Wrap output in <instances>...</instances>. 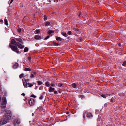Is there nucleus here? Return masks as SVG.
<instances>
[{"label":"nucleus","mask_w":126,"mask_h":126,"mask_svg":"<svg viewBox=\"0 0 126 126\" xmlns=\"http://www.w3.org/2000/svg\"><path fill=\"white\" fill-rule=\"evenodd\" d=\"M15 39L16 40V41L20 42L22 44H23V41L22 40V39L21 37H19L18 38H15Z\"/></svg>","instance_id":"7"},{"label":"nucleus","mask_w":126,"mask_h":126,"mask_svg":"<svg viewBox=\"0 0 126 126\" xmlns=\"http://www.w3.org/2000/svg\"><path fill=\"white\" fill-rule=\"evenodd\" d=\"M79 39L80 40V42H82V38L81 37H80L79 38Z\"/></svg>","instance_id":"46"},{"label":"nucleus","mask_w":126,"mask_h":126,"mask_svg":"<svg viewBox=\"0 0 126 126\" xmlns=\"http://www.w3.org/2000/svg\"><path fill=\"white\" fill-rule=\"evenodd\" d=\"M36 88H37V87H36Z\"/></svg>","instance_id":"57"},{"label":"nucleus","mask_w":126,"mask_h":126,"mask_svg":"<svg viewBox=\"0 0 126 126\" xmlns=\"http://www.w3.org/2000/svg\"><path fill=\"white\" fill-rule=\"evenodd\" d=\"M28 85H29L28 87H31L33 86V84H30L29 83H27Z\"/></svg>","instance_id":"26"},{"label":"nucleus","mask_w":126,"mask_h":126,"mask_svg":"<svg viewBox=\"0 0 126 126\" xmlns=\"http://www.w3.org/2000/svg\"><path fill=\"white\" fill-rule=\"evenodd\" d=\"M14 0H11V1L10 2V3L11 4L12 3V2H13V1Z\"/></svg>","instance_id":"48"},{"label":"nucleus","mask_w":126,"mask_h":126,"mask_svg":"<svg viewBox=\"0 0 126 126\" xmlns=\"http://www.w3.org/2000/svg\"><path fill=\"white\" fill-rule=\"evenodd\" d=\"M54 94H57V92L56 91H54Z\"/></svg>","instance_id":"42"},{"label":"nucleus","mask_w":126,"mask_h":126,"mask_svg":"<svg viewBox=\"0 0 126 126\" xmlns=\"http://www.w3.org/2000/svg\"><path fill=\"white\" fill-rule=\"evenodd\" d=\"M23 84L25 87L27 88V83L26 82H23Z\"/></svg>","instance_id":"20"},{"label":"nucleus","mask_w":126,"mask_h":126,"mask_svg":"<svg viewBox=\"0 0 126 126\" xmlns=\"http://www.w3.org/2000/svg\"><path fill=\"white\" fill-rule=\"evenodd\" d=\"M56 40L57 41H61L62 39L60 37H58L56 38Z\"/></svg>","instance_id":"17"},{"label":"nucleus","mask_w":126,"mask_h":126,"mask_svg":"<svg viewBox=\"0 0 126 126\" xmlns=\"http://www.w3.org/2000/svg\"><path fill=\"white\" fill-rule=\"evenodd\" d=\"M54 44L55 46H58L59 45V44L57 43H54Z\"/></svg>","instance_id":"38"},{"label":"nucleus","mask_w":126,"mask_h":126,"mask_svg":"<svg viewBox=\"0 0 126 126\" xmlns=\"http://www.w3.org/2000/svg\"><path fill=\"white\" fill-rule=\"evenodd\" d=\"M126 61H125L123 63V65L124 66H125L126 65Z\"/></svg>","instance_id":"39"},{"label":"nucleus","mask_w":126,"mask_h":126,"mask_svg":"<svg viewBox=\"0 0 126 126\" xmlns=\"http://www.w3.org/2000/svg\"><path fill=\"white\" fill-rule=\"evenodd\" d=\"M55 90V89L54 88L50 87L49 88V91L51 93L54 91Z\"/></svg>","instance_id":"12"},{"label":"nucleus","mask_w":126,"mask_h":126,"mask_svg":"<svg viewBox=\"0 0 126 126\" xmlns=\"http://www.w3.org/2000/svg\"><path fill=\"white\" fill-rule=\"evenodd\" d=\"M34 100L33 99L31 98L29 100V105L31 106H32L34 104Z\"/></svg>","instance_id":"4"},{"label":"nucleus","mask_w":126,"mask_h":126,"mask_svg":"<svg viewBox=\"0 0 126 126\" xmlns=\"http://www.w3.org/2000/svg\"><path fill=\"white\" fill-rule=\"evenodd\" d=\"M9 46L10 47L13 51L15 52L17 54L20 53L17 47L12 45L11 44H9Z\"/></svg>","instance_id":"2"},{"label":"nucleus","mask_w":126,"mask_h":126,"mask_svg":"<svg viewBox=\"0 0 126 126\" xmlns=\"http://www.w3.org/2000/svg\"><path fill=\"white\" fill-rule=\"evenodd\" d=\"M72 87H73L77 89V85L75 83H73L72 84Z\"/></svg>","instance_id":"15"},{"label":"nucleus","mask_w":126,"mask_h":126,"mask_svg":"<svg viewBox=\"0 0 126 126\" xmlns=\"http://www.w3.org/2000/svg\"><path fill=\"white\" fill-rule=\"evenodd\" d=\"M121 45V44H120V43H119L118 44V46H120Z\"/></svg>","instance_id":"49"},{"label":"nucleus","mask_w":126,"mask_h":126,"mask_svg":"<svg viewBox=\"0 0 126 126\" xmlns=\"http://www.w3.org/2000/svg\"><path fill=\"white\" fill-rule=\"evenodd\" d=\"M31 97H33L35 98L36 97V96L34 94H32L31 95Z\"/></svg>","instance_id":"41"},{"label":"nucleus","mask_w":126,"mask_h":126,"mask_svg":"<svg viewBox=\"0 0 126 126\" xmlns=\"http://www.w3.org/2000/svg\"><path fill=\"white\" fill-rule=\"evenodd\" d=\"M50 24V23L49 22H47L45 24V25L46 26H47L49 25Z\"/></svg>","instance_id":"27"},{"label":"nucleus","mask_w":126,"mask_h":126,"mask_svg":"<svg viewBox=\"0 0 126 126\" xmlns=\"http://www.w3.org/2000/svg\"><path fill=\"white\" fill-rule=\"evenodd\" d=\"M36 32L37 33H38L40 32V31L39 30H37L36 31Z\"/></svg>","instance_id":"45"},{"label":"nucleus","mask_w":126,"mask_h":126,"mask_svg":"<svg viewBox=\"0 0 126 126\" xmlns=\"http://www.w3.org/2000/svg\"><path fill=\"white\" fill-rule=\"evenodd\" d=\"M28 59L30 62H31V57L30 56H29L28 57Z\"/></svg>","instance_id":"40"},{"label":"nucleus","mask_w":126,"mask_h":126,"mask_svg":"<svg viewBox=\"0 0 126 126\" xmlns=\"http://www.w3.org/2000/svg\"><path fill=\"white\" fill-rule=\"evenodd\" d=\"M61 34H62L63 36H65V37H67V34L65 32H62L61 33Z\"/></svg>","instance_id":"16"},{"label":"nucleus","mask_w":126,"mask_h":126,"mask_svg":"<svg viewBox=\"0 0 126 126\" xmlns=\"http://www.w3.org/2000/svg\"><path fill=\"white\" fill-rule=\"evenodd\" d=\"M34 38L36 40H39L41 39V37L40 35H37L35 36Z\"/></svg>","instance_id":"10"},{"label":"nucleus","mask_w":126,"mask_h":126,"mask_svg":"<svg viewBox=\"0 0 126 126\" xmlns=\"http://www.w3.org/2000/svg\"><path fill=\"white\" fill-rule=\"evenodd\" d=\"M56 0H54V1L55 2H56Z\"/></svg>","instance_id":"54"},{"label":"nucleus","mask_w":126,"mask_h":126,"mask_svg":"<svg viewBox=\"0 0 126 126\" xmlns=\"http://www.w3.org/2000/svg\"><path fill=\"white\" fill-rule=\"evenodd\" d=\"M56 2H58V0H56Z\"/></svg>","instance_id":"53"},{"label":"nucleus","mask_w":126,"mask_h":126,"mask_svg":"<svg viewBox=\"0 0 126 126\" xmlns=\"http://www.w3.org/2000/svg\"><path fill=\"white\" fill-rule=\"evenodd\" d=\"M21 95H22L23 96H25V94L24 93H23Z\"/></svg>","instance_id":"47"},{"label":"nucleus","mask_w":126,"mask_h":126,"mask_svg":"<svg viewBox=\"0 0 126 126\" xmlns=\"http://www.w3.org/2000/svg\"><path fill=\"white\" fill-rule=\"evenodd\" d=\"M5 115H7V116H9V114H12L11 112V111L9 110H5Z\"/></svg>","instance_id":"11"},{"label":"nucleus","mask_w":126,"mask_h":126,"mask_svg":"<svg viewBox=\"0 0 126 126\" xmlns=\"http://www.w3.org/2000/svg\"><path fill=\"white\" fill-rule=\"evenodd\" d=\"M28 48L27 47H25L24 50V52H27L28 51Z\"/></svg>","instance_id":"18"},{"label":"nucleus","mask_w":126,"mask_h":126,"mask_svg":"<svg viewBox=\"0 0 126 126\" xmlns=\"http://www.w3.org/2000/svg\"><path fill=\"white\" fill-rule=\"evenodd\" d=\"M63 85V84L62 83H59L57 85V86L59 87H61Z\"/></svg>","instance_id":"25"},{"label":"nucleus","mask_w":126,"mask_h":126,"mask_svg":"<svg viewBox=\"0 0 126 126\" xmlns=\"http://www.w3.org/2000/svg\"><path fill=\"white\" fill-rule=\"evenodd\" d=\"M17 31L18 32L20 33L21 32V29L20 28H19L18 29H17Z\"/></svg>","instance_id":"36"},{"label":"nucleus","mask_w":126,"mask_h":126,"mask_svg":"<svg viewBox=\"0 0 126 126\" xmlns=\"http://www.w3.org/2000/svg\"><path fill=\"white\" fill-rule=\"evenodd\" d=\"M69 112H66V114H69Z\"/></svg>","instance_id":"51"},{"label":"nucleus","mask_w":126,"mask_h":126,"mask_svg":"<svg viewBox=\"0 0 126 126\" xmlns=\"http://www.w3.org/2000/svg\"><path fill=\"white\" fill-rule=\"evenodd\" d=\"M51 86L52 87H55V84L54 83H52L50 84Z\"/></svg>","instance_id":"34"},{"label":"nucleus","mask_w":126,"mask_h":126,"mask_svg":"<svg viewBox=\"0 0 126 126\" xmlns=\"http://www.w3.org/2000/svg\"><path fill=\"white\" fill-rule=\"evenodd\" d=\"M54 31L53 30H50L48 31L47 32V33L50 35L51 34V33H54Z\"/></svg>","instance_id":"13"},{"label":"nucleus","mask_w":126,"mask_h":126,"mask_svg":"<svg viewBox=\"0 0 126 126\" xmlns=\"http://www.w3.org/2000/svg\"><path fill=\"white\" fill-rule=\"evenodd\" d=\"M32 73L33 74L34 76H35L37 74L36 72L35 71H33Z\"/></svg>","instance_id":"32"},{"label":"nucleus","mask_w":126,"mask_h":126,"mask_svg":"<svg viewBox=\"0 0 126 126\" xmlns=\"http://www.w3.org/2000/svg\"><path fill=\"white\" fill-rule=\"evenodd\" d=\"M44 20L46 21L47 19V16L46 15H44Z\"/></svg>","instance_id":"31"},{"label":"nucleus","mask_w":126,"mask_h":126,"mask_svg":"<svg viewBox=\"0 0 126 126\" xmlns=\"http://www.w3.org/2000/svg\"><path fill=\"white\" fill-rule=\"evenodd\" d=\"M79 29H75V31H79Z\"/></svg>","instance_id":"44"},{"label":"nucleus","mask_w":126,"mask_h":126,"mask_svg":"<svg viewBox=\"0 0 126 126\" xmlns=\"http://www.w3.org/2000/svg\"><path fill=\"white\" fill-rule=\"evenodd\" d=\"M16 40L15 39H12L11 41V42L10 44H13L15 45H17L18 47L21 49L23 48L24 47V46H22L18 42H16Z\"/></svg>","instance_id":"1"},{"label":"nucleus","mask_w":126,"mask_h":126,"mask_svg":"<svg viewBox=\"0 0 126 126\" xmlns=\"http://www.w3.org/2000/svg\"><path fill=\"white\" fill-rule=\"evenodd\" d=\"M34 76L33 75V74H32V73H31V75L30 76V77L31 78H33L34 77Z\"/></svg>","instance_id":"37"},{"label":"nucleus","mask_w":126,"mask_h":126,"mask_svg":"<svg viewBox=\"0 0 126 126\" xmlns=\"http://www.w3.org/2000/svg\"><path fill=\"white\" fill-rule=\"evenodd\" d=\"M31 70L29 68H26L24 69V71H30Z\"/></svg>","instance_id":"24"},{"label":"nucleus","mask_w":126,"mask_h":126,"mask_svg":"<svg viewBox=\"0 0 126 126\" xmlns=\"http://www.w3.org/2000/svg\"><path fill=\"white\" fill-rule=\"evenodd\" d=\"M20 121L19 120L17 119H16L14 121V126H17L20 124Z\"/></svg>","instance_id":"5"},{"label":"nucleus","mask_w":126,"mask_h":126,"mask_svg":"<svg viewBox=\"0 0 126 126\" xmlns=\"http://www.w3.org/2000/svg\"><path fill=\"white\" fill-rule=\"evenodd\" d=\"M2 103L1 107V108L5 109L6 107L7 104L6 99L5 97H3L2 98Z\"/></svg>","instance_id":"3"},{"label":"nucleus","mask_w":126,"mask_h":126,"mask_svg":"<svg viewBox=\"0 0 126 126\" xmlns=\"http://www.w3.org/2000/svg\"><path fill=\"white\" fill-rule=\"evenodd\" d=\"M36 88H37V87H36Z\"/></svg>","instance_id":"56"},{"label":"nucleus","mask_w":126,"mask_h":126,"mask_svg":"<svg viewBox=\"0 0 126 126\" xmlns=\"http://www.w3.org/2000/svg\"><path fill=\"white\" fill-rule=\"evenodd\" d=\"M24 75L22 73L19 76V77L21 79L22 78Z\"/></svg>","instance_id":"29"},{"label":"nucleus","mask_w":126,"mask_h":126,"mask_svg":"<svg viewBox=\"0 0 126 126\" xmlns=\"http://www.w3.org/2000/svg\"><path fill=\"white\" fill-rule=\"evenodd\" d=\"M72 32L71 31H69L68 32H67V34L69 35H70L72 34Z\"/></svg>","instance_id":"30"},{"label":"nucleus","mask_w":126,"mask_h":126,"mask_svg":"<svg viewBox=\"0 0 126 126\" xmlns=\"http://www.w3.org/2000/svg\"><path fill=\"white\" fill-rule=\"evenodd\" d=\"M101 96L104 98H106V95L105 94H102L101 95Z\"/></svg>","instance_id":"35"},{"label":"nucleus","mask_w":126,"mask_h":126,"mask_svg":"<svg viewBox=\"0 0 126 126\" xmlns=\"http://www.w3.org/2000/svg\"><path fill=\"white\" fill-rule=\"evenodd\" d=\"M83 117L84 118V114H83Z\"/></svg>","instance_id":"55"},{"label":"nucleus","mask_w":126,"mask_h":126,"mask_svg":"<svg viewBox=\"0 0 126 126\" xmlns=\"http://www.w3.org/2000/svg\"><path fill=\"white\" fill-rule=\"evenodd\" d=\"M47 87H49L50 86V84L49 82L47 81L45 83Z\"/></svg>","instance_id":"19"},{"label":"nucleus","mask_w":126,"mask_h":126,"mask_svg":"<svg viewBox=\"0 0 126 126\" xmlns=\"http://www.w3.org/2000/svg\"><path fill=\"white\" fill-rule=\"evenodd\" d=\"M34 115V113H32V116H33Z\"/></svg>","instance_id":"50"},{"label":"nucleus","mask_w":126,"mask_h":126,"mask_svg":"<svg viewBox=\"0 0 126 126\" xmlns=\"http://www.w3.org/2000/svg\"><path fill=\"white\" fill-rule=\"evenodd\" d=\"M37 82L38 83V85H41L43 84V83L42 82L40 81H38Z\"/></svg>","instance_id":"22"},{"label":"nucleus","mask_w":126,"mask_h":126,"mask_svg":"<svg viewBox=\"0 0 126 126\" xmlns=\"http://www.w3.org/2000/svg\"><path fill=\"white\" fill-rule=\"evenodd\" d=\"M7 123V121L4 119H2L0 121V123L1 125H4Z\"/></svg>","instance_id":"6"},{"label":"nucleus","mask_w":126,"mask_h":126,"mask_svg":"<svg viewBox=\"0 0 126 126\" xmlns=\"http://www.w3.org/2000/svg\"><path fill=\"white\" fill-rule=\"evenodd\" d=\"M0 22L1 23H3V20L2 19H0Z\"/></svg>","instance_id":"43"},{"label":"nucleus","mask_w":126,"mask_h":126,"mask_svg":"<svg viewBox=\"0 0 126 126\" xmlns=\"http://www.w3.org/2000/svg\"><path fill=\"white\" fill-rule=\"evenodd\" d=\"M19 66V64L18 63H16L13 65V68L14 69L17 68Z\"/></svg>","instance_id":"8"},{"label":"nucleus","mask_w":126,"mask_h":126,"mask_svg":"<svg viewBox=\"0 0 126 126\" xmlns=\"http://www.w3.org/2000/svg\"><path fill=\"white\" fill-rule=\"evenodd\" d=\"M115 100V99L113 97H112L111 98L110 102L111 103H113V101Z\"/></svg>","instance_id":"23"},{"label":"nucleus","mask_w":126,"mask_h":126,"mask_svg":"<svg viewBox=\"0 0 126 126\" xmlns=\"http://www.w3.org/2000/svg\"><path fill=\"white\" fill-rule=\"evenodd\" d=\"M27 80H28V81H29V79H26V80H25V81H26Z\"/></svg>","instance_id":"52"},{"label":"nucleus","mask_w":126,"mask_h":126,"mask_svg":"<svg viewBox=\"0 0 126 126\" xmlns=\"http://www.w3.org/2000/svg\"><path fill=\"white\" fill-rule=\"evenodd\" d=\"M9 115H9V116H7V115H5V116L4 117L6 120H9L11 119L12 114H9Z\"/></svg>","instance_id":"9"},{"label":"nucleus","mask_w":126,"mask_h":126,"mask_svg":"<svg viewBox=\"0 0 126 126\" xmlns=\"http://www.w3.org/2000/svg\"><path fill=\"white\" fill-rule=\"evenodd\" d=\"M4 24L5 25H6L7 26L8 25V21L7 19H4Z\"/></svg>","instance_id":"21"},{"label":"nucleus","mask_w":126,"mask_h":126,"mask_svg":"<svg viewBox=\"0 0 126 126\" xmlns=\"http://www.w3.org/2000/svg\"><path fill=\"white\" fill-rule=\"evenodd\" d=\"M50 37V36L49 35H48V36H47L44 39V40H47V39H48Z\"/></svg>","instance_id":"28"},{"label":"nucleus","mask_w":126,"mask_h":126,"mask_svg":"<svg viewBox=\"0 0 126 126\" xmlns=\"http://www.w3.org/2000/svg\"><path fill=\"white\" fill-rule=\"evenodd\" d=\"M43 95H42V94H41V96L40 97H39V99H41V100H42V99H43Z\"/></svg>","instance_id":"33"},{"label":"nucleus","mask_w":126,"mask_h":126,"mask_svg":"<svg viewBox=\"0 0 126 126\" xmlns=\"http://www.w3.org/2000/svg\"><path fill=\"white\" fill-rule=\"evenodd\" d=\"M87 117L90 118H91L93 117V115H92V114L90 113H88L87 114Z\"/></svg>","instance_id":"14"}]
</instances>
